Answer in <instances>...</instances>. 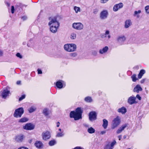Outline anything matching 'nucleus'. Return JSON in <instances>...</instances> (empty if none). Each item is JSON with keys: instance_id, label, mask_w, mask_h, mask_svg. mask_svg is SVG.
<instances>
[{"instance_id": "55", "label": "nucleus", "mask_w": 149, "mask_h": 149, "mask_svg": "<svg viewBox=\"0 0 149 149\" xmlns=\"http://www.w3.org/2000/svg\"><path fill=\"white\" fill-rule=\"evenodd\" d=\"M57 125L56 126L57 127H59V126L60 123L59 122H58L56 123Z\"/></svg>"}, {"instance_id": "5", "label": "nucleus", "mask_w": 149, "mask_h": 149, "mask_svg": "<svg viewBox=\"0 0 149 149\" xmlns=\"http://www.w3.org/2000/svg\"><path fill=\"white\" fill-rule=\"evenodd\" d=\"M24 112L23 109L22 107L19 108L15 110L13 116L14 117L16 118H20L24 113Z\"/></svg>"}, {"instance_id": "8", "label": "nucleus", "mask_w": 149, "mask_h": 149, "mask_svg": "<svg viewBox=\"0 0 149 149\" xmlns=\"http://www.w3.org/2000/svg\"><path fill=\"white\" fill-rule=\"evenodd\" d=\"M97 115L95 111H91L89 114V119L91 121H93L96 119Z\"/></svg>"}, {"instance_id": "40", "label": "nucleus", "mask_w": 149, "mask_h": 149, "mask_svg": "<svg viewBox=\"0 0 149 149\" xmlns=\"http://www.w3.org/2000/svg\"><path fill=\"white\" fill-rule=\"evenodd\" d=\"M77 54L76 53H71L70 54V56L72 57H74L77 56Z\"/></svg>"}, {"instance_id": "61", "label": "nucleus", "mask_w": 149, "mask_h": 149, "mask_svg": "<svg viewBox=\"0 0 149 149\" xmlns=\"http://www.w3.org/2000/svg\"><path fill=\"white\" fill-rule=\"evenodd\" d=\"M126 136L125 135L124 136H123L124 139H125L126 138Z\"/></svg>"}, {"instance_id": "31", "label": "nucleus", "mask_w": 149, "mask_h": 149, "mask_svg": "<svg viewBox=\"0 0 149 149\" xmlns=\"http://www.w3.org/2000/svg\"><path fill=\"white\" fill-rule=\"evenodd\" d=\"M36 108L34 107H31L28 110L29 112L30 113H31L35 111Z\"/></svg>"}, {"instance_id": "3", "label": "nucleus", "mask_w": 149, "mask_h": 149, "mask_svg": "<svg viewBox=\"0 0 149 149\" xmlns=\"http://www.w3.org/2000/svg\"><path fill=\"white\" fill-rule=\"evenodd\" d=\"M63 47L65 51L69 52L75 51L77 49L76 45L73 43L66 44L64 45Z\"/></svg>"}, {"instance_id": "52", "label": "nucleus", "mask_w": 149, "mask_h": 149, "mask_svg": "<svg viewBox=\"0 0 149 149\" xmlns=\"http://www.w3.org/2000/svg\"><path fill=\"white\" fill-rule=\"evenodd\" d=\"M18 149H29L26 147H21L19 148Z\"/></svg>"}, {"instance_id": "54", "label": "nucleus", "mask_w": 149, "mask_h": 149, "mask_svg": "<svg viewBox=\"0 0 149 149\" xmlns=\"http://www.w3.org/2000/svg\"><path fill=\"white\" fill-rule=\"evenodd\" d=\"M118 138L119 139V140H120L122 138V136L121 135L118 136Z\"/></svg>"}, {"instance_id": "59", "label": "nucleus", "mask_w": 149, "mask_h": 149, "mask_svg": "<svg viewBox=\"0 0 149 149\" xmlns=\"http://www.w3.org/2000/svg\"><path fill=\"white\" fill-rule=\"evenodd\" d=\"M27 46L29 47H31V45H29V43H28L27 44Z\"/></svg>"}, {"instance_id": "38", "label": "nucleus", "mask_w": 149, "mask_h": 149, "mask_svg": "<svg viewBox=\"0 0 149 149\" xmlns=\"http://www.w3.org/2000/svg\"><path fill=\"white\" fill-rule=\"evenodd\" d=\"M64 135V134L63 132L58 133L57 134L56 136L60 137L63 136Z\"/></svg>"}, {"instance_id": "9", "label": "nucleus", "mask_w": 149, "mask_h": 149, "mask_svg": "<svg viewBox=\"0 0 149 149\" xmlns=\"http://www.w3.org/2000/svg\"><path fill=\"white\" fill-rule=\"evenodd\" d=\"M126 39V37L124 36H118L117 38V40L118 43L120 45H122Z\"/></svg>"}, {"instance_id": "30", "label": "nucleus", "mask_w": 149, "mask_h": 149, "mask_svg": "<svg viewBox=\"0 0 149 149\" xmlns=\"http://www.w3.org/2000/svg\"><path fill=\"white\" fill-rule=\"evenodd\" d=\"M141 12V10H139L138 11H134V16H136L137 18H139V15H138V14L140 13Z\"/></svg>"}, {"instance_id": "1", "label": "nucleus", "mask_w": 149, "mask_h": 149, "mask_svg": "<svg viewBox=\"0 0 149 149\" xmlns=\"http://www.w3.org/2000/svg\"><path fill=\"white\" fill-rule=\"evenodd\" d=\"M49 20L48 25L50 26V31L53 33H55L59 26V23L55 17H50Z\"/></svg>"}, {"instance_id": "51", "label": "nucleus", "mask_w": 149, "mask_h": 149, "mask_svg": "<svg viewBox=\"0 0 149 149\" xmlns=\"http://www.w3.org/2000/svg\"><path fill=\"white\" fill-rule=\"evenodd\" d=\"M38 74H42V71L41 70H40L39 69H38Z\"/></svg>"}, {"instance_id": "29", "label": "nucleus", "mask_w": 149, "mask_h": 149, "mask_svg": "<svg viewBox=\"0 0 149 149\" xmlns=\"http://www.w3.org/2000/svg\"><path fill=\"white\" fill-rule=\"evenodd\" d=\"M70 38L71 39H75L76 38V34L75 33H72L71 34L70 36Z\"/></svg>"}, {"instance_id": "32", "label": "nucleus", "mask_w": 149, "mask_h": 149, "mask_svg": "<svg viewBox=\"0 0 149 149\" xmlns=\"http://www.w3.org/2000/svg\"><path fill=\"white\" fill-rule=\"evenodd\" d=\"M43 113L45 116H48L49 113V111L47 109H45L43 110Z\"/></svg>"}, {"instance_id": "22", "label": "nucleus", "mask_w": 149, "mask_h": 149, "mask_svg": "<svg viewBox=\"0 0 149 149\" xmlns=\"http://www.w3.org/2000/svg\"><path fill=\"white\" fill-rule=\"evenodd\" d=\"M35 145V146L38 148H41L43 146V144L40 141H36Z\"/></svg>"}, {"instance_id": "21", "label": "nucleus", "mask_w": 149, "mask_h": 149, "mask_svg": "<svg viewBox=\"0 0 149 149\" xmlns=\"http://www.w3.org/2000/svg\"><path fill=\"white\" fill-rule=\"evenodd\" d=\"M62 81L59 80L56 82V85L58 88L61 89L63 88V84Z\"/></svg>"}, {"instance_id": "60", "label": "nucleus", "mask_w": 149, "mask_h": 149, "mask_svg": "<svg viewBox=\"0 0 149 149\" xmlns=\"http://www.w3.org/2000/svg\"><path fill=\"white\" fill-rule=\"evenodd\" d=\"M26 44V42H24L23 43V45H25Z\"/></svg>"}, {"instance_id": "25", "label": "nucleus", "mask_w": 149, "mask_h": 149, "mask_svg": "<svg viewBox=\"0 0 149 149\" xmlns=\"http://www.w3.org/2000/svg\"><path fill=\"white\" fill-rule=\"evenodd\" d=\"M87 131L90 134H93L95 132V130L93 128L91 127L88 129Z\"/></svg>"}, {"instance_id": "4", "label": "nucleus", "mask_w": 149, "mask_h": 149, "mask_svg": "<svg viewBox=\"0 0 149 149\" xmlns=\"http://www.w3.org/2000/svg\"><path fill=\"white\" fill-rule=\"evenodd\" d=\"M120 119V117L118 116L113 119L111 127L112 129H114L119 125L121 122Z\"/></svg>"}, {"instance_id": "23", "label": "nucleus", "mask_w": 149, "mask_h": 149, "mask_svg": "<svg viewBox=\"0 0 149 149\" xmlns=\"http://www.w3.org/2000/svg\"><path fill=\"white\" fill-rule=\"evenodd\" d=\"M103 123L102 124V127L104 129H106L108 126V121L106 119H103Z\"/></svg>"}, {"instance_id": "6", "label": "nucleus", "mask_w": 149, "mask_h": 149, "mask_svg": "<svg viewBox=\"0 0 149 149\" xmlns=\"http://www.w3.org/2000/svg\"><path fill=\"white\" fill-rule=\"evenodd\" d=\"M72 27L76 30H81L83 29L84 25L80 22L74 23L72 25Z\"/></svg>"}, {"instance_id": "11", "label": "nucleus", "mask_w": 149, "mask_h": 149, "mask_svg": "<svg viewBox=\"0 0 149 149\" xmlns=\"http://www.w3.org/2000/svg\"><path fill=\"white\" fill-rule=\"evenodd\" d=\"M51 137L50 132L48 131H46L42 134V137L44 140H47L50 138Z\"/></svg>"}, {"instance_id": "35", "label": "nucleus", "mask_w": 149, "mask_h": 149, "mask_svg": "<svg viewBox=\"0 0 149 149\" xmlns=\"http://www.w3.org/2000/svg\"><path fill=\"white\" fill-rule=\"evenodd\" d=\"M74 9L76 13H77L79 12L80 11V8L79 7L75 6L74 7Z\"/></svg>"}, {"instance_id": "19", "label": "nucleus", "mask_w": 149, "mask_h": 149, "mask_svg": "<svg viewBox=\"0 0 149 149\" xmlns=\"http://www.w3.org/2000/svg\"><path fill=\"white\" fill-rule=\"evenodd\" d=\"M24 138L23 135H19L15 137V140L18 142H22Z\"/></svg>"}, {"instance_id": "12", "label": "nucleus", "mask_w": 149, "mask_h": 149, "mask_svg": "<svg viewBox=\"0 0 149 149\" xmlns=\"http://www.w3.org/2000/svg\"><path fill=\"white\" fill-rule=\"evenodd\" d=\"M108 14V13L107 11L106 10H104L102 11L100 13V18L102 19H105L107 17Z\"/></svg>"}, {"instance_id": "2", "label": "nucleus", "mask_w": 149, "mask_h": 149, "mask_svg": "<svg viewBox=\"0 0 149 149\" xmlns=\"http://www.w3.org/2000/svg\"><path fill=\"white\" fill-rule=\"evenodd\" d=\"M82 113L81 108L78 107L76 109L75 111H71L70 113V117L74 118V120H77L81 118V114Z\"/></svg>"}, {"instance_id": "48", "label": "nucleus", "mask_w": 149, "mask_h": 149, "mask_svg": "<svg viewBox=\"0 0 149 149\" xmlns=\"http://www.w3.org/2000/svg\"><path fill=\"white\" fill-rule=\"evenodd\" d=\"M92 53V54H93V55L96 56L97 54V52L96 51H93Z\"/></svg>"}, {"instance_id": "45", "label": "nucleus", "mask_w": 149, "mask_h": 149, "mask_svg": "<svg viewBox=\"0 0 149 149\" xmlns=\"http://www.w3.org/2000/svg\"><path fill=\"white\" fill-rule=\"evenodd\" d=\"M100 37L102 38H106V36H105L104 33L100 35Z\"/></svg>"}, {"instance_id": "33", "label": "nucleus", "mask_w": 149, "mask_h": 149, "mask_svg": "<svg viewBox=\"0 0 149 149\" xmlns=\"http://www.w3.org/2000/svg\"><path fill=\"white\" fill-rule=\"evenodd\" d=\"M56 143V141L55 140H51L50 141L49 143V146H52L54 145Z\"/></svg>"}, {"instance_id": "37", "label": "nucleus", "mask_w": 149, "mask_h": 149, "mask_svg": "<svg viewBox=\"0 0 149 149\" xmlns=\"http://www.w3.org/2000/svg\"><path fill=\"white\" fill-rule=\"evenodd\" d=\"M145 9L146 13L147 14L149 13V6H147L145 7Z\"/></svg>"}, {"instance_id": "49", "label": "nucleus", "mask_w": 149, "mask_h": 149, "mask_svg": "<svg viewBox=\"0 0 149 149\" xmlns=\"http://www.w3.org/2000/svg\"><path fill=\"white\" fill-rule=\"evenodd\" d=\"M14 7L13 6H12L11 7V13H14Z\"/></svg>"}, {"instance_id": "63", "label": "nucleus", "mask_w": 149, "mask_h": 149, "mask_svg": "<svg viewBox=\"0 0 149 149\" xmlns=\"http://www.w3.org/2000/svg\"><path fill=\"white\" fill-rule=\"evenodd\" d=\"M58 130L60 131V132H61V129L60 128L58 129Z\"/></svg>"}, {"instance_id": "15", "label": "nucleus", "mask_w": 149, "mask_h": 149, "mask_svg": "<svg viewBox=\"0 0 149 149\" xmlns=\"http://www.w3.org/2000/svg\"><path fill=\"white\" fill-rule=\"evenodd\" d=\"M127 126V124H123L116 131V133L118 134L120 133Z\"/></svg>"}, {"instance_id": "46", "label": "nucleus", "mask_w": 149, "mask_h": 149, "mask_svg": "<svg viewBox=\"0 0 149 149\" xmlns=\"http://www.w3.org/2000/svg\"><path fill=\"white\" fill-rule=\"evenodd\" d=\"M27 18V17L25 16L22 17L21 18L22 19V20L23 21L26 20V19Z\"/></svg>"}, {"instance_id": "64", "label": "nucleus", "mask_w": 149, "mask_h": 149, "mask_svg": "<svg viewBox=\"0 0 149 149\" xmlns=\"http://www.w3.org/2000/svg\"><path fill=\"white\" fill-rule=\"evenodd\" d=\"M130 149V148H128V149Z\"/></svg>"}, {"instance_id": "26", "label": "nucleus", "mask_w": 149, "mask_h": 149, "mask_svg": "<svg viewBox=\"0 0 149 149\" xmlns=\"http://www.w3.org/2000/svg\"><path fill=\"white\" fill-rule=\"evenodd\" d=\"M84 100L85 101L88 102H91L93 101L92 98L89 96L86 97L84 99Z\"/></svg>"}, {"instance_id": "34", "label": "nucleus", "mask_w": 149, "mask_h": 149, "mask_svg": "<svg viewBox=\"0 0 149 149\" xmlns=\"http://www.w3.org/2000/svg\"><path fill=\"white\" fill-rule=\"evenodd\" d=\"M132 80L134 82H135L137 79L136 77V75L135 74H133L131 77Z\"/></svg>"}, {"instance_id": "57", "label": "nucleus", "mask_w": 149, "mask_h": 149, "mask_svg": "<svg viewBox=\"0 0 149 149\" xmlns=\"http://www.w3.org/2000/svg\"><path fill=\"white\" fill-rule=\"evenodd\" d=\"M20 6V4H17L15 6V7L16 8V7H18L19 6Z\"/></svg>"}, {"instance_id": "7", "label": "nucleus", "mask_w": 149, "mask_h": 149, "mask_svg": "<svg viewBox=\"0 0 149 149\" xmlns=\"http://www.w3.org/2000/svg\"><path fill=\"white\" fill-rule=\"evenodd\" d=\"M127 102L130 105L137 103V102L136 101V97L133 96L130 97L127 100Z\"/></svg>"}, {"instance_id": "28", "label": "nucleus", "mask_w": 149, "mask_h": 149, "mask_svg": "<svg viewBox=\"0 0 149 149\" xmlns=\"http://www.w3.org/2000/svg\"><path fill=\"white\" fill-rule=\"evenodd\" d=\"M28 120V119L26 117H24L21 118L19 120L20 123H24L27 122Z\"/></svg>"}, {"instance_id": "42", "label": "nucleus", "mask_w": 149, "mask_h": 149, "mask_svg": "<svg viewBox=\"0 0 149 149\" xmlns=\"http://www.w3.org/2000/svg\"><path fill=\"white\" fill-rule=\"evenodd\" d=\"M25 95H23L22 96L20 97L19 99V101H20L22 100L23 99L25 98Z\"/></svg>"}, {"instance_id": "56", "label": "nucleus", "mask_w": 149, "mask_h": 149, "mask_svg": "<svg viewBox=\"0 0 149 149\" xmlns=\"http://www.w3.org/2000/svg\"><path fill=\"white\" fill-rule=\"evenodd\" d=\"M3 52L2 51L0 50V56H2L3 55Z\"/></svg>"}, {"instance_id": "53", "label": "nucleus", "mask_w": 149, "mask_h": 149, "mask_svg": "<svg viewBox=\"0 0 149 149\" xmlns=\"http://www.w3.org/2000/svg\"><path fill=\"white\" fill-rule=\"evenodd\" d=\"M106 132V131H103L101 132V134H105Z\"/></svg>"}, {"instance_id": "13", "label": "nucleus", "mask_w": 149, "mask_h": 149, "mask_svg": "<svg viewBox=\"0 0 149 149\" xmlns=\"http://www.w3.org/2000/svg\"><path fill=\"white\" fill-rule=\"evenodd\" d=\"M34 128V126L31 123L27 124L23 127L24 129L28 130H33Z\"/></svg>"}, {"instance_id": "14", "label": "nucleus", "mask_w": 149, "mask_h": 149, "mask_svg": "<svg viewBox=\"0 0 149 149\" xmlns=\"http://www.w3.org/2000/svg\"><path fill=\"white\" fill-rule=\"evenodd\" d=\"M10 93V91L7 90V89L4 90L1 93V96L2 97L5 99L8 95Z\"/></svg>"}, {"instance_id": "44", "label": "nucleus", "mask_w": 149, "mask_h": 149, "mask_svg": "<svg viewBox=\"0 0 149 149\" xmlns=\"http://www.w3.org/2000/svg\"><path fill=\"white\" fill-rule=\"evenodd\" d=\"M109 0H101L100 2L101 3H106Z\"/></svg>"}, {"instance_id": "47", "label": "nucleus", "mask_w": 149, "mask_h": 149, "mask_svg": "<svg viewBox=\"0 0 149 149\" xmlns=\"http://www.w3.org/2000/svg\"><path fill=\"white\" fill-rule=\"evenodd\" d=\"M136 97V98L138 99L139 100H141V97L139 94L137 95Z\"/></svg>"}, {"instance_id": "18", "label": "nucleus", "mask_w": 149, "mask_h": 149, "mask_svg": "<svg viewBox=\"0 0 149 149\" xmlns=\"http://www.w3.org/2000/svg\"><path fill=\"white\" fill-rule=\"evenodd\" d=\"M117 111L119 113H121L123 114H124L127 112V109L125 107H123L121 108L118 109L117 110Z\"/></svg>"}, {"instance_id": "58", "label": "nucleus", "mask_w": 149, "mask_h": 149, "mask_svg": "<svg viewBox=\"0 0 149 149\" xmlns=\"http://www.w3.org/2000/svg\"><path fill=\"white\" fill-rule=\"evenodd\" d=\"M20 81H17V84H19L20 83Z\"/></svg>"}, {"instance_id": "36", "label": "nucleus", "mask_w": 149, "mask_h": 149, "mask_svg": "<svg viewBox=\"0 0 149 149\" xmlns=\"http://www.w3.org/2000/svg\"><path fill=\"white\" fill-rule=\"evenodd\" d=\"M104 149H113V148L110 146V144H108L105 146Z\"/></svg>"}, {"instance_id": "27", "label": "nucleus", "mask_w": 149, "mask_h": 149, "mask_svg": "<svg viewBox=\"0 0 149 149\" xmlns=\"http://www.w3.org/2000/svg\"><path fill=\"white\" fill-rule=\"evenodd\" d=\"M109 33L110 32L109 30H106L104 33L105 36H106V38L107 37L108 39H109L111 37Z\"/></svg>"}, {"instance_id": "43", "label": "nucleus", "mask_w": 149, "mask_h": 149, "mask_svg": "<svg viewBox=\"0 0 149 149\" xmlns=\"http://www.w3.org/2000/svg\"><path fill=\"white\" fill-rule=\"evenodd\" d=\"M16 56L17 57H19L20 58H22V56L19 53H17L16 54Z\"/></svg>"}, {"instance_id": "50", "label": "nucleus", "mask_w": 149, "mask_h": 149, "mask_svg": "<svg viewBox=\"0 0 149 149\" xmlns=\"http://www.w3.org/2000/svg\"><path fill=\"white\" fill-rule=\"evenodd\" d=\"M146 80V79H142V80H141V81H140L141 83V84L143 83Z\"/></svg>"}, {"instance_id": "39", "label": "nucleus", "mask_w": 149, "mask_h": 149, "mask_svg": "<svg viewBox=\"0 0 149 149\" xmlns=\"http://www.w3.org/2000/svg\"><path fill=\"white\" fill-rule=\"evenodd\" d=\"M116 142L115 140H114L111 144L110 146L113 148L114 146L116 144Z\"/></svg>"}, {"instance_id": "41", "label": "nucleus", "mask_w": 149, "mask_h": 149, "mask_svg": "<svg viewBox=\"0 0 149 149\" xmlns=\"http://www.w3.org/2000/svg\"><path fill=\"white\" fill-rule=\"evenodd\" d=\"M98 10L96 8L93 10V13L95 14H96L98 13Z\"/></svg>"}, {"instance_id": "62", "label": "nucleus", "mask_w": 149, "mask_h": 149, "mask_svg": "<svg viewBox=\"0 0 149 149\" xmlns=\"http://www.w3.org/2000/svg\"><path fill=\"white\" fill-rule=\"evenodd\" d=\"M85 126L86 127H88V125H85Z\"/></svg>"}, {"instance_id": "16", "label": "nucleus", "mask_w": 149, "mask_h": 149, "mask_svg": "<svg viewBox=\"0 0 149 149\" xmlns=\"http://www.w3.org/2000/svg\"><path fill=\"white\" fill-rule=\"evenodd\" d=\"M109 49V48L107 46H105L102 49H100L99 53L100 54H103L107 52Z\"/></svg>"}, {"instance_id": "20", "label": "nucleus", "mask_w": 149, "mask_h": 149, "mask_svg": "<svg viewBox=\"0 0 149 149\" xmlns=\"http://www.w3.org/2000/svg\"><path fill=\"white\" fill-rule=\"evenodd\" d=\"M132 25V22L130 19H127L126 20L125 22V27L126 28H127Z\"/></svg>"}, {"instance_id": "17", "label": "nucleus", "mask_w": 149, "mask_h": 149, "mask_svg": "<svg viewBox=\"0 0 149 149\" xmlns=\"http://www.w3.org/2000/svg\"><path fill=\"white\" fill-rule=\"evenodd\" d=\"M142 88L139 84H138L134 88L133 91L138 93L139 91H142Z\"/></svg>"}, {"instance_id": "10", "label": "nucleus", "mask_w": 149, "mask_h": 149, "mask_svg": "<svg viewBox=\"0 0 149 149\" xmlns=\"http://www.w3.org/2000/svg\"><path fill=\"white\" fill-rule=\"evenodd\" d=\"M123 4L122 3L116 4L114 5L113 7V10L115 12L117 11L119 9L123 8Z\"/></svg>"}, {"instance_id": "24", "label": "nucleus", "mask_w": 149, "mask_h": 149, "mask_svg": "<svg viewBox=\"0 0 149 149\" xmlns=\"http://www.w3.org/2000/svg\"><path fill=\"white\" fill-rule=\"evenodd\" d=\"M146 72L145 70L143 69L141 70L138 75V78L139 79H141L142 78V76Z\"/></svg>"}]
</instances>
